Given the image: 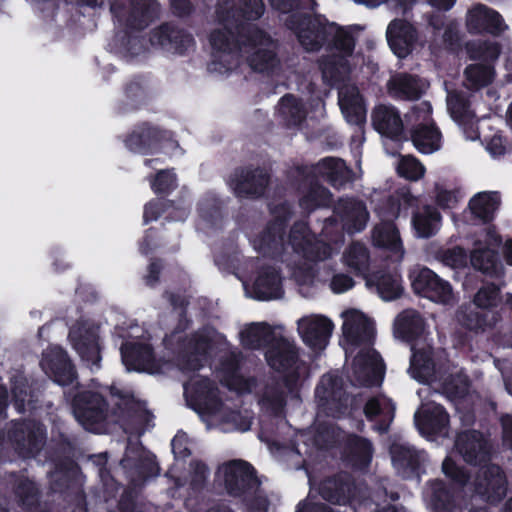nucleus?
<instances>
[{"label":"nucleus","instance_id":"30","mask_svg":"<svg viewBox=\"0 0 512 512\" xmlns=\"http://www.w3.org/2000/svg\"><path fill=\"white\" fill-rule=\"evenodd\" d=\"M500 196L497 192L483 191L475 194L468 203L470 213L483 222L494 218L500 205Z\"/></svg>","mask_w":512,"mask_h":512},{"label":"nucleus","instance_id":"44","mask_svg":"<svg viewBox=\"0 0 512 512\" xmlns=\"http://www.w3.org/2000/svg\"><path fill=\"white\" fill-rule=\"evenodd\" d=\"M397 171L401 177L417 181L424 176L425 167L413 156H402L397 165Z\"/></svg>","mask_w":512,"mask_h":512},{"label":"nucleus","instance_id":"27","mask_svg":"<svg viewBox=\"0 0 512 512\" xmlns=\"http://www.w3.org/2000/svg\"><path fill=\"white\" fill-rule=\"evenodd\" d=\"M372 123L376 131L389 138H396L403 131L402 119L392 106H377L372 113Z\"/></svg>","mask_w":512,"mask_h":512},{"label":"nucleus","instance_id":"14","mask_svg":"<svg viewBox=\"0 0 512 512\" xmlns=\"http://www.w3.org/2000/svg\"><path fill=\"white\" fill-rule=\"evenodd\" d=\"M122 362L128 371L162 373L172 364L170 361L156 360L150 345L142 342H127L121 347Z\"/></svg>","mask_w":512,"mask_h":512},{"label":"nucleus","instance_id":"33","mask_svg":"<svg viewBox=\"0 0 512 512\" xmlns=\"http://www.w3.org/2000/svg\"><path fill=\"white\" fill-rule=\"evenodd\" d=\"M395 406L391 399L380 395L371 398L364 409L365 415L369 419L379 417L380 423L375 426V430L385 432L394 418Z\"/></svg>","mask_w":512,"mask_h":512},{"label":"nucleus","instance_id":"23","mask_svg":"<svg viewBox=\"0 0 512 512\" xmlns=\"http://www.w3.org/2000/svg\"><path fill=\"white\" fill-rule=\"evenodd\" d=\"M268 184V175L260 169L242 171L231 178L229 185L238 196H259Z\"/></svg>","mask_w":512,"mask_h":512},{"label":"nucleus","instance_id":"59","mask_svg":"<svg viewBox=\"0 0 512 512\" xmlns=\"http://www.w3.org/2000/svg\"><path fill=\"white\" fill-rule=\"evenodd\" d=\"M333 485H335L334 482L328 481L322 486V488H321L322 497L331 502H335L338 504H344L346 502V497L344 495H341V493L344 492L346 487L341 486V487H339L338 492L336 494H332L330 492V488Z\"/></svg>","mask_w":512,"mask_h":512},{"label":"nucleus","instance_id":"53","mask_svg":"<svg viewBox=\"0 0 512 512\" xmlns=\"http://www.w3.org/2000/svg\"><path fill=\"white\" fill-rule=\"evenodd\" d=\"M176 185V177L172 171L161 170L151 180V187L155 193H166Z\"/></svg>","mask_w":512,"mask_h":512},{"label":"nucleus","instance_id":"42","mask_svg":"<svg viewBox=\"0 0 512 512\" xmlns=\"http://www.w3.org/2000/svg\"><path fill=\"white\" fill-rule=\"evenodd\" d=\"M467 85L470 88H479L489 84L493 79V68L488 64L470 65L465 70Z\"/></svg>","mask_w":512,"mask_h":512},{"label":"nucleus","instance_id":"58","mask_svg":"<svg viewBox=\"0 0 512 512\" xmlns=\"http://www.w3.org/2000/svg\"><path fill=\"white\" fill-rule=\"evenodd\" d=\"M12 394L15 401V406L19 412H22L25 410V401L26 398L29 396L27 391V385L24 380H20L19 382H16L14 384V387L12 389Z\"/></svg>","mask_w":512,"mask_h":512},{"label":"nucleus","instance_id":"9","mask_svg":"<svg viewBox=\"0 0 512 512\" xmlns=\"http://www.w3.org/2000/svg\"><path fill=\"white\" fill-rule=\"evenodd\" d=\"M416 199L408 189L402 188L395 195L379 205L376 212L381 222L374 228L372 240L374 245L389 250L395 261H401L404 250L399 231L393 223L402 212L413 206Z\"/></svg>","mask_w":512,"mask_h":512},{"label":"nucleus","instance_id":"43","mask_svg":"<svg viewBox=\"0 0 512 512\" xmlns=\"http://www.w3.org/2000/svg\"><path fill=\"white\" fill-rule=\"evenodd\" d=\"M316 396L323 402L322 405H328L330 409L336 405L341 400L337 391V379L332 375L323 376L316 388Z\"/></svg>","mask_w":512,"mask_h":512},{"label":"nucleus","instance_id":"11","mask_svg":"<svg viewBox=\"0 0 512 512\" xmlns=\"http://www.w3.org/2000/svg\"><path fill=\"white\" fill-rule=\"evenodd\" d=\"M222 343L224 337L221 334L206 328L183 344L176 365L183 371L196 370L203 365L207 354Z\"/></svg>","mask_w":512,"mask_h":512},{"label":"nucleus","instance_id":"39","mask_svg":"<svg viewBox=\"0 0 512 512\" xmlns=\"http://www.w3.org/2000/svg\"><path fill=\"white\" fill-rule=\"evenodd\" d=\"M220 380L230 389L238 393H245L252 390L254 381L244 378L238 373L234 363L224 366L221 370Z\"/></svg>","mask_w":512,"mask_h":512},{"label":"nucleus","instance_id":"24","mask_svg":"<svg viewBox=\"0 0 512 512\" xmlns=\"http://www.w3.org/2000/svg\"><path fill=\"white\" fill-rule=\"evenodd\" d=\"M150 42L153 46H159L176 53H183L193 45V38L181 30L165 25L152 32Z\"/></svg>","mask_w":512,"mask_h":512},{"label":"nucleus","instance_id":"25","mask_svg":"<svg viewBox=\"0 0 512 512\" xmlns=\"http://www.w3.org/2000/svg\"><path fill=\"white\" fill-rule=\"evenodd\" d=\"M387 41L395 55L402 58L409 54L415 40L413 27L406 21H392L386 31Z\"/></svg>","mask_w":512,"mask_h":512},{"label":"nucleus","instance_id":"12","mask_svg":"<svg viewBox=\"0 0 512 512\" xmlns=\"http://www.w3.org/2000/svg\"><path fill=\"white\" fill-rule=\"evenodd\" d=\"M414 292L435 303L452 305L455 295L450 283L427 267L416 266L409 274Z\"/></svg>","mask_w":512,"mask_h":512},{"label":"nucleus","instance_id":"2","mask_svg":"<svg viewBox=\"0 0 512 512\" xmlns=\"http://www.w3.org/2000/svg\"><path fill=\"white\" fill-rule=\"evenodd\" d=\"M264 5L261 0H239L235 12L219 11V18L225 23V30H216L211 34L212 61L209 69L216 73H227L236 69L242 58L258 72H270L279 66L276 43L263 31L255 26L237 24L238 38L235 42L234 33L228 30L230 19L239 21L240 17L256 20L261 17Z\"/></svg>","mask_w":512,"mask_h":512},{"label":"nucleus","instance_id":"15","mask_svg":"<svg viewBox=\"0 0 512 512\" xmlns=\"http://www.w3.org/2000/svg\"><path fill=\"white\" fill-rule=\"evenodd\" d=\"M414 420L419 432L431 440L448 434L449 416L435 401L423 402L416 411Z\"/></svg>","mask_w":512,"mask_h":512},{"label":"nucleus","instance_id":"40","mask_svg":"<svg viewBox=\"0 0 512 512\" xmlns=\"http://www.w3.org/2000/svg\"><path fill=\"white\" fill-rule=\"evenodd\" d=\"M127 147L135 152H144L145 148L157 146V132L149 127L135 130L126 140Z\"/></svg>","mask_w":512,"mask_h":512},{"label":"nucleus","instance_id":"37","mask_svg":"<svg viewBox=\"0 0 512 512\" xmlns=\"http://www.w3.org/2000/svg\"><path fill=\"white\" fill-rule=\"evenodd\" d=\"M159 13V5L155 0H132L130 24L134 28L147 26Z\"/></svg>","mask_w":512,"mask_h":512},{"label":"nucleus","instance_id":"29","mask_svg":"<svg viewBox=\"0 0 512 512\" xmlns=\"http://www.w3.org/2000/svg\"><path fill=\"white\" fill-rule=\"evenodd\" d=\"M411 139L414 147L422 154H432L442 147V133L435 124L412 128Z\"/></svg>","mask_w":512,"mask_h":512},{"label":"nucleus","instance_id":"57","mask_svg":"<svg viewBox=\"0 0 512 512\" xmlns=\"http://www.w3.org/2000/svg\"><path fill=\"white\" fill-rule=\"evenodd\" d=\"M436 201L442 208H453L459 202L457 191L438 189Z\"/></svg>","mask_w":512,"mask_h":512},{"label":"nucleus","instance_id":"6","mask_svg":"<svg viewBox=\"0 0 512 512\" xmlns=\"http://www.w3.org/2000/svg\"><path fill=\"white\" fill-rule=\"evenodd\" d=\"M291 28L295 29L299 42L307 51L317 50L324 41L332 38L333 48L320 63L325 81L334 84L349 73L352 63L355 64L354 40L346 30L325 23L319 17H305L298 27L291 25Z\"/></svg>","mask_w":512,"mask_h":512},{"label":"nucleus","instance_id":"45","mask_svg":"<svg viewBox=\"0 0 512 512\" xmlns=\"http://www.w3.org/2000/svg\"><path fill=\"white\" fill-rule=\"evenodd\" d=\"M489 312L480 313L472 309L461 310L458 313V321L467 329L478 331L491 326L488 322Z\"/></svg>","mask_w":512,"mask_h":512},{"label":"nucleus","instance_id":"38","mask_svg":"<svg viewBox=\"0 0 512 512\" xmlns=\"http://www.w3.org/2000/svg\"><path fill=\"white\" fill-rule=\"evenodd\" d=\"M343 263L357 273H364L369 266V253L361 243L351 244L344 252Z\"/></svg>","mask_w":512,"mask_h":512},{"label":"nucleus","instance_id":"51","mask_svg":"<svg viewBox=\"0 0 512 512\" xmlns=\"http://www.w3.org/2000/svg\"><path fill=\"white\" fill-rule=\"evenodd\" d=\"M426 497H430L431 504L435 509H447L450 499L449 492L443 487L442 483H432L426 491Z\"/></svg>","mask_w":512,"mask_h":512},{"label":"nucleus","instance_id":"8","mask_svg":"<svg viewBox=\"0 0 512 512\" xmlns=\"http://www.w3.org/2000/svg\"><path fill=\"white\" fill-rule=\"evenodd\" d=\"M184 395L187 404L207 423L208 428L212 425H221L224 431L249 430L250 413L231 410L222 402L217 388L209 379L201 375L192 376L184 385Z\"/></svg>","mask_w":512,"mask_h":512},{"label":"nucleus","instance_id":"3","mask_svg":"<svg viewBox=\"0 0 512 512\" xmlns=\"http://www.w3.org/2000/svg\"><path fill=\"white\" fill-rule=\"evenodd\" d=\"M394 334L405 341H416L408 369L409 375L424 384L439 383L449 397H462L468 391V380L446 358L442 350L434 352L424 337V321L414 310L400 313L394 323Z\"/></svg>","mask_w":512,"mask_h":512},{"label":"nucleus","instance_id":"52","mask_svg":"<svg viewBox=\"0 0 512 512\" xmlns=\"http://www.w3.org/2000/svg\"><path fill=\"white\" fill-rule=\"evenodd\" d=\"M441 259L445 265L454 269L465 268L468 264V258L465 250L458 246L445 250Z\"/></svg>","mask_w":512,"mask_h":512},{"label":"nucleus","instance_id":"22","mask_svg":"<svg viewBox=\"0 0 512 512\" xmlns=\"http://www.w3.org/2000/svg\"><path fill=\"white\" fill-rule=\"evenodd\" d=\"M339 105L348 123L361 126L365 122L366 108L356 86L347 84L340 88Z\"/></svg>","mask_w":512,"mask_h":512},{"label":"nucleus","instance_id":"13","mask_svg":"<svg viewBox=\"0 0 512 512\" xmlns=\"http://www.w3.org/2000/svg\"><path fill=\"white\" fill-rule=\"evenodd\" d=\"M500 243L501 238L497 232L492 228H488L474 243V248L470 254L471 265L476 270L490 276L502 275L504 273V266L497 253Z\"/></svg>","mask_w":512,"mask_h":512},{"label":"nucleus","instance_id":"47","mask_svg":"<svg viewBox=\"0 0 512 512\" xmlns=\"http://www.w3.org/2000/svg\"><path fill=\"white\" fill-rule=\"evenodd\" d=\"M350 445L353 457L356 458L355 460L352 459L351 461L355 466L359 468L366 467L372 458V447L370 442L366 439L353 437L351 439Z\"/></svg>","mask_w":512,"mask_h":512},{"label":"nucleus","instance_id":"49","mask_svg":"<svg viewBox=\"0 0 512 512\" xmlns=\"http://www.w3.org/2000/svg\"><path fill=\"white\" fill-rule=\"evenodd\" d=\"M330 193L319 185L311 186L309 192L300 200V206L305 210L325 205L329 202Z\"/></svg>","mask_w":512,"mask_h":512},{"label":"nucleus","instance_id":"55","mask_svg":"<svg viewBox=\"0 0 512 512\" xmlns=\"http://www.w3.org/2000/svg\"><path fill=\"white\" fill-rule=\"evenodd\" d=\"M486 150L492 157L501 156L506 152L507 145L500 133L485 137Z\"/></svg>","mask_w":512,"mask_h":512},{"label":"nucleus","instance_id":"62","mask_svg":"<svg viewBox=\"0 0 512 512\" xmlns=\"http://www.w3.org/2000/svg\"><path fill=\"white\" fill-rule=\"evenodd\" d=\"M503 429V443L512 451V415L507 414L501 418Z\"/></svg>","mask_w":512,"mask_h":512},{"label":"nucleus","instance_id":"28","mask_svg":"<svg viewBox=\"0 0 512 512\" xmlns=\"http://www.w3.org/2000/svg\"><path fill=\"white\" fill-rule=\"evenodd\" d=\"M447 106L451 117L455 122L472 130V134L467 137L474 140L479 137L478 132L474 130L476 121L474 114L469 108L467 99L458 92H449L447 96Z\"/></svg>","mask_w":512,"mask_h":512},{"label":"nucleus","instance_id":"26","mask_svg":"<svg viewBox=\"0 0 512 512\" xmlns=\"http://www.w3.org/2000/svg\"><path fill=\"white\" fill-rule=\"evenodd\" d=\"M254 296L259 300L278 299L283 295L282 279L273 267L262 268L253 284Z\"/></svg>","mask_w":512,"mask_h":512},{"label":"nucleus","instance_id":"20","mask_svg":"<svg viewBox=\"0 0 512 512\" xmlns=\"http://www.w3.org/2000/svg\"><path fill=\"white\" fill-rule=\"evenodd\" d=\"M466 25L473 33L486 31L497 34L505 28L500 14L483 4H476L468 10Z\"/></svg>","mask_w":512,"mask_h":512},{"label":"nucleus","instance_id":"5","mask_svg":"<svg viewBox=\"0 0 512 512\" xmlns=\"http://www.w3.org/2000/svg\"><path fill=\"white\" fill-rule=\"evenodd\" d=\"M343 347L346 356H354L351 374L353 385H379L384 377V364L372 348L374 326L371 319L358 309L342 312Z\"/></svg>","mask_w":512,"mask_h":512},{"label":"nucleus","instance_id":"56","mask_svg":"<svg viewBox=\"0 0 512 512\" xmlns=\"http://www.w3.org/2000/svg\"><path fill=\"white\" fill-rule=\"evenodd\" d=\"M354 286L353 279L346 274H336L332 277L330 287L334 293H344Z\"/></svg>","mask_w":512,"mask_h":512},{"label":"nucleus","instance_id":"64","mask_svg":"<svg viewBox=\"0 0 512 512\" xmlns=\"http://www.w3.org/2000/svg\"><path fill=\"white\" fill-rule=\"evenodd\" d=\"M24 492H27V496L22 499L24 503H31L34 497L37 494V489L35 488L34 484L31 482L24 483L21 487H19V495L23 497Z\"/></svg>","mask_w":512,"mask_h":512},{"label":"nucleus","instance_id":"60","mask_svg":"<svg viewBox=\"0 0 512 512\" xmlns=\"http://www.w3.org/2000/svg\"><path fill=\"white\" fill-rule=\"evenodd\" d=\"M187 438L185 434H177L171 443L172 451L177 458H185L190 454L187 447Z\"/></svg>","mask_w":512,"mask_h":512},{"label":"nucleus","instance_id":"36","mask_svg":"<svg viewBox=\"0 0 512 512\" xmlns=\"http://www.w3.org/2000/svg\"><path fill=\"white\" fill-rule=\"evenodd\" d=\"M390 454L392 463L398 471L406 468L415 470L424 459V455L422 453L414 451L401 439L392 444L390 447Z\"/></svg>","mask_w":512,"mask_h":512},{"label":"nucleus","instance_id":"63","mask_svg":"<svg viewBox=\"0 0 512 512\" xmlns=\"http://www.w3.org/2000/svg\"><path fill=\"white\" fill-rule=\"evenodd\" d=\"M296 512H332L325 504L314 503L311 500L299 504Z\"/></svg>","mask_w":512,"mask_h":512},{"label":"nucleus","instance_id":"17","mask_svg":"<svg viewBox=\"0 0 512 512\" xmlns=\"http://www.w3.org/2000/svg\"><path fill=\"white\" fill-rule=\"evenodd\" d=\"M217 480L233 495H238L257 484L253 468L241 460H234L219 467Z\"/></svg>","mask_w":512,"mask_h":512},{"label":"nucleus","instance_id":"16","mask_svg":"<svg viewBox=\"0 0 512 512\" xmlns=\"http://www.w3.org/2000/svg\"><path fill=\"white\" fill-rule=\"evenodd\" d=\"M334 324L319 314H311L297 320V332L303 342L314 350H323L332 335Z\"/></svg>","mask_w":512,"mask_h":512},{"label":"nucleus","instance_id":"21","mask_svg":"<svg viewBox=\"0 0 512 512\" xmlns=\"http://www.w3.org/2000/svg\"><path fill=\"white\" fill-rule=\"evenodd\" d=\"M456 448L469 463L482 464L489 455V447L483 435L477 431H467L458 435Z\"/></svg>","mask_w":512,"mask_h":512},{"label":"nucleus","instance_id":"54","mask_svg":"<svg viewBox=\"0 0 512 512\" xmlns=\"http://www.w3.org/2000/svg\"><path fill=\"white\" fill-rule=\"evenodd\" d=\"M442 470L456 485L463 486L466 484V474L455 465L450 457L443 461Z\"/></svg>","mask_w":512,"mask_h":512},{"label":"nucleus","instance_id":"46","mask_svg":"<svg viewBox=\"0 0 512 512\" xmlns=\"http://www.w3.org/2000/svg\"><path fill=\"white\" fill-rule=\"evenodd\" d=\"M467 51L472 59L486 62L494 61L500 54V48L496 42H479L467 45Z\"/></svg>","mask_w":512,"mask_h":512},{"label":"nucleus","instance_id":"10","mask_svg":"<svg viewBox=\"0 0 512 512\" xmlns=\"http://www.w3.org/2000/svg\"><path fill=\"white\" fill-rule=\"evenodd\" d=\"M69 341L91 371L98 370L101 362L99 327L88 320L75 323L68 335Z\"/></svg>","mask_w":512,"mask_h":512},{"label":"nucleus","instance_id":"32","mask_svg":"<svg viewBox=\"0 0 512 512\" xmlns=\"http://www.w3.org/2000/svg\"><path fill=\"white\" fill-rule=\"evenodd\" d=\"M427 87L425 81L404 74L394 76L388 84L389 92L403 99H416Z\"/></svg>","mask_w":512,"mask_h":512},{"label":"nucleus","instance_id":"19","mask_svg":"<svg viewBox=\"0 0 512 512\" xmlns=\"http://www.w3.org/2000/svg\"><path fill=\"white\" fill-rule=\"evenodd\" d=\"M475 491L487 501L495 502L506 494V480L498 466L484 464L472 484Z\"/></svg>","mask_w":512,"mask_h":512},{"label":"nucleus","instance_id":"31","mask_svg":"<svg viewBox=\"0 0 512 512\" xmlns=\"http://www.w3.org/2000/svg\"><path fill=\"white\" fill-rule=\"evenodd\" d=\"M313 174L328 180L334 186H342L350 181L351 172L345 163L340 159L325 158L321 160L314 168Z\"/></svg>","mask_w":512,"mask_h":512},{"label":"nucleus","instance_id":"35","mask_svg":"<svg viewBox=\"0 0 512 512\" xmlns=\"http://www.w3.org/2000/svg\"><path fill=\"white\" fill-rule=\"evenodd\" d=\"M441 216L431 206L419 208L413 215L412 225L417 237L428 238L434 235L440 227Z\"/></svg>","mask_w":512,"mask_h":512},{"label":"nucleus","instance_id":"50","mask_svg":"<svg viewBox=\"0 0 512 512\" xmlns=\"http://www.w3.org/2000/svg\"><path fill=\"white\" fill-rule=\"evenodd\" d=\"M499 302V289L495 285L483 286L476 293L474 303L479 308H491Z\"/></svg>","mask_w":512,"mask_h":512},{"label":"nucleus","instance_id":"48","mask_svg":"<svg viewBox=\"0 0 512 512\" xmlns=\"http://www.w3.org/2000/svg\"><path fill=\"white\" fill-rule=\"evenodd\" d=\"M432 107L429 102L422 101L413 106L411 111L406 115V121L413 128L420 125L435 124L431 117Z\"/></svg>","mask_w":512,"mask_h":512},{"label":"nucleus","instance_id":"4","mask_svg":"<svg viewBox=\"0 0 512 512\" xmlns=\"http://www.w3.org/2000/svg\"><path fill=\"white\" fill-rule=\"evenodd\" d=\"M243 346L251 349L260 348L268 343L265 353L269 366L283 374V385L268 386L262 405L274 413L282 410L289 399L298 397L300 380L306 374L305 364L299 360L294 342L284 337H276L275 331L265 323L246 325L239 333Z\"/></svg>","mask_w":512,"mask_h":512},{"label":"nucleus","instance_id":"7","mask_svg":"<svg viewBox=\"0 0 512 512\" xmlns=\"http://www.w3.org/2000/svg\"><path fill=\"white\" fill-rule=\"evenodd\" d=\"M104 393L91 391L77 395L73 402V413L78 422L89 431L103 433L106 425L120 423L129 417H138L139 405L128 393L115 388L106 389Z\"/></svg>","mask_w":512,"mask_h":512},{"label":"nucleus","instance_id":"1","mask_svg":"<svg viewBox=\"0 0 512 512\" xmlns=\"http://www.w3.org/2000/svg\"><path fill=\"white\" fill-rule=\"evenodd\" d=\"M368 218L369 214L362 202L341 199L335 207L334 217L325 221L320 240L311 235L306 224L298 223L292 228L287 243H284L283 221L277 220L255 237L252 243L255 250L264 254H292L295 264L293 275L297 283L300 286H312L325 280L315 270L314 262L329 258L335 251L325 241H332L333 235L340 234L341 230L349 233L363 230Z\"/></svg>","mask_w":512,"mask_h":512},{"label":"nucleus","instance_id":"34","mask_svg":"<svg viewBox=\"0 0 512 512\" xmlns=\"http://www.w3.org/2000/svg\"><path fill=\"white\" fill-rule=\"evenodd\" d=\"M369 287H375L384 301L398 298L403 292L400 276L397 273H378L367 280Z\"/></svg>","mask_w":512,"mask_h":512},{"label":"nucleus","instance_id":"41","mask_svg":"<svg viewBox=\"0 0 512 512\" xmlns=\"http://www.w3.org/2000/svg\"><path fill=\"white\" fill-rule=\"evenodd\" d=\"M278 111L289 125L299 124L306 114L301 104L292 95L281 98Z\"/></svg>","mask_w":512,"mask_h":512},{"label":"nucleus","instance_id":"61","mask_svg":"<svg viewBox=\"0 0 512 512\" xmlns=\"http://www.w3.org/2000/svg\"><path fill=\"white\" fill-rule=\"evenodd\" d=\"M162 206L163 203L159 199L149 202L144 208V222L147 224L150 221L156 220L162 211Z\"/></svg>","mask_w":512,"mask_h":512},{"label":"nucleus","instance_id":"18","mask_svg":"<svg viewBox=\"0 0 512 512\" xmlns=\"http://www.w3.org/2000/svg\"><path fill=\"white\" fill-rule=\"evenodd\" d=\"M41 367L59 385L71 384L75 378L74 367L66 352L58 346L50 347L43 354Z\"/></svg>","mask_w":512,"mask_h":512}]
</instances>
